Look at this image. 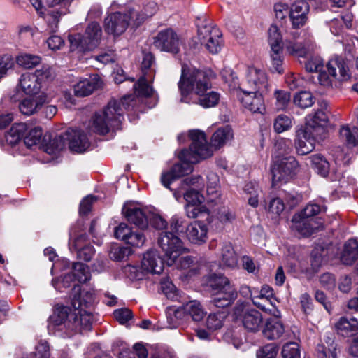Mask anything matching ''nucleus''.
<instances>
[{
  "instance_id": "774afa93",
  "label": "nucleus",
  "mask_w": 358,
  "mask_h": 358,
  "mask_svg": "<svg viewBox=\"0 0 358 358\" xmlns=\"http://www.w3.org/2000/svg\"><path fill=\"white\" fill-rule=\"evenodd\" d=\"M161 289L167 299L172 301L178 300V292L176 286L171 282L169 280L162 282Z\"/></svg>"
},
{
  "instance_id": "5701e85b",
  "label": "nucleus",
  "mask_w": 358,
  "mask_h": 358,
  "mask_svg": "<svg viewBox=\"0 0 358 358\" xmlns=\"http://www.w3.org/2000/svg\"><path fill=\"white\" fill-rule=\"evenodd\" d=\"M329 75L339 81H345L350 78L348 67L341 57L331 58L327 64Z\"/></svg>"
},
{
  "instance_id": "8fccbe9b",
  "label": "nucleus",
  "mask_w": 358,
  "mask_h": 358,
  "mask_svg": "<svg viewBox=\"0 0 358 358\" xmlns=\"http://www.w3.org/2000/svg\"><path fill=\"white\" fill-rule=\"evenodd\" d=\"M293 102L301 108H306L314 103V98L310 92L302 91L294 95Z\"/></svg>"
},
{
  "instance_id": "052dcab7",
  "label": "nucleus",
  "mask_w": 358,
  "mask_h": 358,
  "mask_svg": "<svg viewBox=\"0 0 358 358\" xmlns=\"http://www.w3.org/2000/svg\"><path fill=\"white\" fill-rule=\"evenodd\" d=\"M275 106L278 110H285L290 102V94L285 90H277L274 92Z\"/></svg>"
},
{
  "instance_id": "bb28decb",
  "label": "nucleus",
  "mask_w": 358,
  "mask_h": 358,
  "mask_svg": "<svg viewBox=\"0 0 358 358\" xmlns=\"http://www.w3.org/2000/svg\"><path fill=\"white\" fill-rule=\"evenodd\" d=\"M77 280L80 283H85L90 279V273L88 266L80 262L73 264V273L66 274L63 278V285L68 287L73 280Z\"/></svg>"
},
{
  "instance_id": "7c9ffc66",
  "label": "nucleus",
  "mask_w": 358,
  "mask_h": 358,
  "mask_svg": "<svg viewBox=\"0 0 358 358\" xmlns=\"http://www.w3.org/2000/svg\"><path fill=\"white\" fill-rule=\"evenodd\" d=\"M323 68V60L320 56L310 57L305 64V69L308 72H320L318 80L320 83L324 86L331 85V80L329 76L324 72H320Z\"/></svg>"
},
{
  "instance_id": "0e129e2a",
  "label": "nucleus",
  "mask_w": 358,
  "mask_h": 358,
  "mask_svg": "<svg viewBox=\"0 0 358 358\" xmlns=\"http://www.w3.org/2000/svg\"><path fill=\"white\" fill-rule=\"evenodd\" d=\"M281 354L283 358H300L299 344L296 342H289L285 344Z\"/></svg>"
},
{
  "instance_id": "9d476101",
  "label": "nucleus",
  "mask_w": 358,
  "mask_h": 358,
  "mask_svg": "<svg viewBox=\"0 0 358 358\" xmlns=\"http://www.w3.org/2000/svg\"><path fill=\"white\" fill-rule=\"evenodd\" d=\"M242 87L254 92L267 94L271 91V84L268 75L263 69L249 66L247 68Z\"/></svg>"
},
{
  "instance_id": "e2e57ef3",
  "label": "nucleus",
  "mask_w": 358,
  "mask_h": 358,
  "mask_svg": "<svg viewBox=\"0 0 358 358\" xmlns=\"http://www.w3.org/2000/svg\"><path fill=\"white\" fill-rule=\"evenodd\" d=\"M67 9H60L59 10L52 11L45 15V19L51 31H56L60 17L63 15H65Z\"/></svg>"
},
{
  "instance_id": "864d4df0",
  "label": "nucleus",
  "mask_w": 358,
  "mask_h": 358,
  "mask_svg": "<svg viewBox=\"0 0 358 358\" xmlns=\"http://www.w3.org/2000/svg\"><path fill=\"white\" fill-rule=\"evenodd\" d=\"M226 317L227 313L224 311L210 314L206 320L208 329L212 331L220 329Z\"/></svg>"
},
{
  "instance_id": "09e8293b",
  "label": "nucleus",
  "mask_w": 358,
  "mask_h": 358,
  "mask_svg": "<svg viewBox=\"0 0 358 358\" xmlns=\"http://www.w3.org/2000/svg\"><path fill=\"white\" fill-rule=\"evenodd\" d=\"M66 145V142L64 134L50 139L49 143L45 145L44 149L47 153L54 155L63 150Z\"/></svg>"
},
{
  "instance_id": "f3484780",
  "label": "nucleus",
  "mask_w": 358,
  "mask_h": 358,
  "mask_svg": "<svg viewBox=\"0 0 358 358\" xmlns=\"http://www.w3.org/2000/svg\"><path fill=\"white\" fill-rule=\"evenodd\" d=\"M317 134L310 129L301 127L296 131L295 148L297 153L305 155L312 152L315 148Z\"/></svg>"
},
{
  "instance_id": "4be33fe9",
  "label": "nucleus",
  "mask_w": 358,
  "mask_h": 358,
  "mask_svg": "<svg viewBox=\"0 0 358 358\" xmlns=\"http://www.w3.org/2000/svg\"><path fill=\"white\" fill-rule=\"evenodd\" d=\"M73 314L69 307L64 306H57L54 313L50 317V324L57 327L59 331H65L66 336L69 331L67 329V323L72 322L71 315Z\"/></svg>"
},
{
  "instance_id": "0eeeda50",
  "label": "nucleus",
  "mask_w": 358,
  "mask_h": 358,
  "mask_svg": "<svg viewBox=\"0 0 358 358\" xmlns=\"http://www.w3.org/2000/svg\"><path fill=\"white\" fill-rule=\"evenodd\" d=\"M157 242L159 246L164 252L166 263L169 266L173 265L176 259L187 251L181 239L172 232H161Z\"/></svg>"
},
{
  "instance_id": "dca6fc26",
  "label": "nucleus",
  "mask_w": 358,
  "mask_h": 358,
  "mask_svg": "<svg viewBox=\"0 0 358 358\" xmlns=\"http://www.w3.org/2000/svg\"><path fill=\"white\" fill-rule=\"evenodd\" d=\"M292 39H286L284 42V47L286 52L295 57H305L313 50L314 43L310 38L303 42L296 41L299 36L298 32L292 34Z\"/></svg>"
},
{
  "instance_id": "72a5a7b5",
  "label": "nucleus",
  "mask_w": 358,
  "mask_h": 358,
  "mask_svg": "<svg viewBox=\"0 0 358 358\" xmlns=\"http://www.w3.org/2000/svg\"><path fill=\"white\" fill-rule=\"evenodd\" d=\"M358 259V242L350 239L344 244L341 255V261L345 265L352 264Z\"/></svg>"
},
{
  "instance_id": "5fc2aeb1",
  "label": "nucleus",
  "mask_w": 358,
  "mask_h": 358,
  "mask_svg": "<svg viewBox=\"0 0 358 358\" xmlns=\"http://www.w3.org/2000/svg\"><path fill=\"white\" fill-rule=\"evenodd\" d=\"M270 56L271 59V66L273 71L278 73H282L284 71L282 48L278 49H271Z\"/></svg>"
},
{
  "instance_id": "ddd939ff",
  "label": "nucleus",
  "mask_w": 358,
  "mask_h": 358,
  "mask_svg": "<svg viewBox=\"0 0 358 358\" xmlns=\"http://www.w3.org/2000/svg\"><path fill=\"white\" fill-rule=\"evenodd\" d=\"M266 95V94L254 92L241 87L237 94L240 102L245 108L258 113H264L265 111L264 96Z\"/></svg>"
},
{
  "instance_id": "20e7f679",
  "label": "nucleus",
  "mask_w": 358,
  "mask_h": 358,
  "mask_svg": "<svg viewBox=\"0 0 358 358\" xmlns=\"http://www.w3.org/2000/svg\"><path fill=\"white\" fill-rule=\"evenodd\" d=\"M208 284L214 292L212 303L217 308H225L231 305L238 296L235 286L222 275H210Z\"/></svg>"
},
{
  "instance_id": "6e6d98bb",
  "label": "nucleus",
  "mask_w": 358,
  "mask_h": 358,
  "mask_svg": "<svg viewBox=\"0 0 358 358\" xmlns=\"http://www.w3.org/2000/svg\"><path fill=\"white\" fill-rule=\"evenodd\" d=\"M42 129L39 127H36L31 129L28 134L24 136V143L29 148L34 145H37L40 142L42 137Z\"/></svg>"
},
{
  "instance_id": "2eb2a0df",
  "label": "nucleus",
  "mask_w": 358,
  "mask_h": 358,
  "mask_svg": "<svg viewBox=\"0 0 358 358\" xmlns=\"http://www.w3.org/2000/svg\"><path fill=\"white\" fill-rule=\"evenodd\" d=\"M319 106L320 109H317L306 117L305 127V128L313 131L317 135H318L320 130H323L329 122L327 114L328 103L326 101H321L319 102Z\"/></svg>"
},
{
  "instance_id": "c85d7f7f",
  "label": "nucleus",
  "mask_w": 358,
  "mask_h": 358,
  "mask_svg": "<svg viewBox=\"0 0 358 358\" xmlns=\"http://www.w3.org/2000/svg\"><path fill=\"white\" fill-rule=\"evenodd\" d=\"M337 334L351 337L358 334V320L355 317H342L335 323Z\"/></svg>"
},
{
  "instance_id": "37998d69",
  "label": "nucleus",
  "mask_w": 358,
  "mask_h": 358,
  "mask_svg": "<svg viewBox=\"0 0 358 358\" xmlns=\"http://www.w3.org/2000/svg\"><path fill=\"white\" fill-rule=\"evenodd\" d=\"M340 137L348 146L356 147L358 146V129H350L348 126H343L340 129Z\"/></svg>"
},
{
  "instance_id": "4c0bfd02",
  "label": "nucleus",
  "mask_w": 358,
  "mask_h": 358,
  "mask_svg": "<svg viewBox=\"0 0 358 358\" xmlns=\"http://www.w3.org/2000/svg\"><path fill=\"white\" fill-rule=\"evenodd\" d=\"M219 177L213 173L210 172L207 175V201L215 202L219 199Z\"/></svg>"
},
{
  "instance_id": "c9c22d12",
  "label": "nucleus",
  "mask_w": 358,
  "mask_h": 358,
  "mask_svg": "<svg viewBox=\"0 0 358 358\" xmlns=\"http://www.w3.org/2000/svg\"><path fill=\"white\" fill-rule=\"evenodd\" d=\"M199 190L194 188H187L184 190L178 187L173 192V195L178 201L183 196L187 204L201 203L203 201V197L200 194Z\"/></svg>"
},
{
  "instance_id": "c756f323",
  "label": "nucleus",
  "mask_w": 358,
  "mask_h": 358,
  "mask_svg": "<svg viewBox=\"0 0 358 358\" xmlns=\"http://www.w3.org/2000/svg\"><path fill=\"white\" fill-rule=\"evenodd\" d=\"M241 320L245 329L250 332L258 331L263 322L262 314L255 309L245 311Z\"/></svg>"
},
{
  "instance_id": "aec40b11",
  "label": "nucleus",
  "mask_w": 358,
  "mask_h": 358,
  "mask_svg": "<svg viewBox=\"0 0 358 358\" xmlns=\"http://www.w3.org/2000/svg\"><path fill=\"white\" fill-rule=\"evenodd\" d=\"M255 292L252 296L253 304L266 313H271L274 308L273 289L268 285H264L260 291L255 289Z\"/></svg>"
},
{
  "instance_id": "a878e982",
  "label": "nucleus",
  "mask_w": 358,
  "mask_h": 358,
  "mask_svg": "<svg viewBox=\"0 0 358 358\" xmlns=\"http://www.w3.org/2000/svg\"><path fill=\"white\" fill-rule=\"evenodd\" d=\"M102 80L99 76L94 74L88 79L79 81L74 86V93L76 96H87L91 94L95 90L101 87Z\"/></svg>"
},
{
  "instance_id": "6ab92c4d",
  "label": "nucleus",
  "mask_w": 358,
  "mask_h": 358,
  "mask_svg": "<svg viewBox=\"0 0 358 358\" xmlns=\"http://www.w3.org/2000/svg\"><path fill=\"white\" fill-rule=\"evenodd\" d=\"M69 149L76 152H83L90 146L87 136L80 130L69 129L64 133Z\"/></svg>"
},
{
  "instance_id": "b1692460",
  "label": "nucleus",
  "mask_w": 358,
  "mask_h": 358,
  "mask_svg": "<svg viewBox=\"0 0 358 358\" xmlns=\"http://www.w3.org/2000/svg\"><path fill=\"white\" fill-rule=\"evenodd\" d=\"M141 268L143 270L152 274H159L162 272L164 262L157 250H148L143 255Z\"/></svg>"
},
{
  "instance_id": "412c9836",
  "label": "nucleus",
  "mask_w": 358,
  "mask_h": 358,
  "mask_svg": "<svg viewBox=\"0 0 358 358\" xmlns=\"http://www.w3.org/2000/svg\"><path fill=\"white\" fill-rule=\"evenodd\" d=\"M122 213L127 220L141 229L148 227V219L145 212L136 204L128 202L122 208Z\"/></svg>"
},
{
  "instance_id": "79ce46f5",
  "label": "nucleus",
  "mask_w": 358,
  "mask_h": 358,
  "mask_svg": "<svg viewBox=\"0 0 358 358\" xmlns=\"http://www.w3.org/2000/svg\"><path fill=\"white\" fill-rule=\"evenodd\" d=\"M340 137L348 146L356 147L358 146V129H350L348 126H343L340 129Z\"/></svg>"
},
{
  "instance_id": "4468645a",
  "label": "nucleus",
  "mask_w": 358,
  "mask_h": 358,
  "mask_svg": "<svg viewBox=\"0 0 358 358\" xmlns=\"http://www.w3.org/2000/svg\"><path fill=\"white\" fill-rule=\"evenodd\" d=\"M72 322L67 323V336H71L74 333L89 331L92 324V315L88 311L83 309H74L73 314L71 315Z\"/></svg>"
},
{
  "instance_id": "338daca9",
  "label": "nucleus",
  "mask_w": 358,
  "mask_h": 358,
  "mask_svg": "<svg viewBox=\"0 0 358 358\" xmlns=\"http://www.w3.org/2000/svg\"><path fill=\"white\" fill-rule=\"evenodd\" d=\"M199 203L187 204L185 211L187 215L190 218H195L203 213L208 214V210L205 206L199 205Z\"/></svg>"
},
{
  "instance_id": "1a4fd4ad",
  "label": "nucleus",
  "mask_w": 358,
  "mask_h": 358,
  "mask_svg": "<svg viewBox=\"0 0 358 358\" xmlns=\"http://www.w3.org/2000/svg\"><path fill=\"white\" fill-rule=\"evenodd\" d=\"M53 77L52 69L48 66H43L36 70L34 73L22 74L20 79V85L24 93L36 94L40 91L43 84L51 80Z\"/></svg>"
},
{
  "instance_id": "ea45409f",
  "label": "nucleus",
  "mask_w": 358,
  "mask_h": 358,
  "mask_svg": "<svg viewBox=\"0 0 358 358\" xmlns=\"http://www.w3.org/2000/svg\"><path fill=\"white\" fill-rule=\"evenodd\" d=\"M27 130V124L24 123L13 124L6 135V142L11 145H16L24 136Z\"/></svg>"
},
{
  "instance_id": "bf43d9fd",
  "label": "nucleus",
  "mask_w": 358,
  "mask_h": 358,
  "mask_svg": "<svg viewBox=\"0 0 358 358\" xmlns=\"http://www.w3.org/2000/svg\"><path fill=\"white\" fill-rule=\"evenodd\" d=\"M41 62V57L37 55L24 54L17 57V63L26 69L36 66Z\"/></svg>"
},
{
  "instance_id": "393cba45",
  "label": "nucleus",
  "mask_w": 358,
  "mask_h": 358,
  "mask_svg": "<svg viewBox=\"0 0 358 358\" xmlns=\"http://www.w3.org/2000/svg\"><path fill=\"white\" fill-rule=\"evenodd\" d=\"M292 222V229L303 236L311 235L321 227V223L316 222L315 219H306L301 215H294Z\"/></svg>"
},
{
  "instance_id": "39448f33",
  "label": "nucleus",
  "mask_w": 358,
  "mask_h": 358,
  "mask_svg": "<svg viewBox=\"0 0 358 358\" xmlns=\"http://www.w3.org/2000/svg\"><path fill=\"white\" fill-rule=\"evenodd\" d=\"M143 17H138V13L134 8L117 11L110 14L104 20L105 31L114 36L123 34L129 24L139 26Z\"/></svg>"
},
{
  "instance_id": "f8f14e48",
  "label": "nucleus",
  "mask_w": 358,
  "mask_h": 358,
  "mask_svg": "<svg viewBox=\"0 0 358 358\" xmlns=\"http://www.w3.org/2000/svg\"><path fill=\"white\" fill-rule=\"evenodd\" d=\"M153 45L161 51L177 54L182 45V41L173 29H166L154 38Z\"/></svg>"
},
{
  "instance_id": "de8ad7c7",
  "label": "nucleus",
  "mask_w": 358,
  "mask_h": 358,
  "mask_svg": "<svg viewBox=\"0 0 358 358\" xmlns=\"http://www.w3.org/2000/svg\"><path fill=\"white\" fill-rule=\"evenodd\" d=\"M243 190L248 196V204L253 208H257L259 204L258 196L260 190L258 185L252 182H248L245 184Z\"/></svg>"
},
{
  "instance_id": "cd10ccee",
  "label": "nucleus",
  "mask_w": 358,
  "mask_h": 358,
  "mask_svg": "<svg viewBox=\"0 0 358 358\" xmlns=\"http://www.w3.org/2000/svg\"><path fill=\"white\" fill-rule=\"evenodd\" d=\"M207 234V226L203 222H194L187 227V237L194 244L201 245L205 243Z\"/></svg>"
},
{
  "instance_id": "f257e3e1",
  "label": "nucleus",
  "mask_w": 358,
  "mask_h": 358,
  "mask_svg": "<svg viewBox=\"0 0 358 358\" xmlns=\"http://www.w3.org/2000/svg\"><path fill=\"white\" fill-rule=\"evenodd\" d=\"M212 71H204L195 68L182 66L178 88L180 101L199 104L203 108H212L217 105L220 94L215 91L207 92L211 87Z\"/></svg>"
},
{
  "instance_id": "2f4dec72",
  "label": "nucleus",
  "mask_w": 358,
  "mask_h": 358,
  "mask_svg": "<svg viewBox=\"0 0 358 358\" xmlns=\"http://www.w3.org/2000/svg\"><path fill=\"white\" fill-rule=\"evenodd\" d=\"M150 76L148 73L144 72V75L141 76L137 83L134 85V89L138 97H152L154 103L150 108L154 106L157 103V95L152 87L148 84Z\"/></svg>"
},
{
  "instance_id": "58836bf2",
  "label": "nucleus",
  "mask_w": 358,
  "mask_h": 358,
  "mask_svg": "<svg viewBox=\"0 0 358 358\" xmlns=\"http://www.w3.org/2000/svg\"><path fill=\"white\" fill-rule=\"evenodd\" d=\"M185 311L186 316H188L195 322H199L203 320L206 315L200 302L196 300L190 301L185 304Z\"/></svg>"
},
{
  "instance_id": "473e14b6",
  "label": "nucleus",
  "mask_w": 358,
  "mask_h": 358,
  "mask_svg": "<svg viewBox=\"0 0 358 358\" xmlns=\"http://www.w3.org/2000/svg\"><path fill=\"white\" fill-rule=\"evenodd\" d=\"M46 100L47 97L43 94L36 98H26L20 103L19 109L22 114L31 115L36 113Z\"/></svg>"
},
{
  "instance_id": "6e6552de",
  "label": "nucleus",
  "mask_w": 358,
  "mask_h": 358,
  "mask_svg": "<svg viewBox=\"0 0 358 358\" xmlns=\"http://www.w3.org/2000/svg\"><path fill=\"white\" fill-rule=\"evenodd\" d=\"M299 170V163L294 157L276 159L271 167L273 185L287 182Z\"/></svg>"
},
{
  "instance_id": "9b49d317",
  "label": "nucleus",
  "mask_w": 358,
  "mask_h": 358,
  "mask_svg": "<svg viewBox=\"0 0 358 358\" xmlns=\"http://www.w3.org/2000/svg\"><path fill=\"white\" fill-rule=\"evenodd\" d=\"M222 36L221 31L212 24H206L198 29L199 40L211 54H217L221 50L223 45Z\"/></svg>"
},
{
  "instance_id": "e433bc0d",
  "label": "nucleus",
  "mask_w": 358,
  "mask_h": 358,
  "mask_svg": "<svg viewBox=\"0 0 358 358\" xmlns=\"http://www.w3.org/2000/svg\"><path fill=\"white\" fill-rule=\"evenodd\" d=\"M233 138L232 129L229 126L219 128L211 138L212 146L220 148Z\"/></svg>"
},
{
  "instance_id": "4d7b16f0",
  "label": "nucleus",
  "mask_w": 358,
  "mask_h": 358,
  "mask_svg": "<svg viewBox=\"0 0 358 358\" xmlns=\"http://www.w3.org/2000/svg\"><path fill=\"white\" fill-rule=\"evenodd\" d=\"M292 127V119L285 115H279L274 121L273 127L275 131L278 134L288 131Z\"/></svg>"
},
{
  "instance_id": "f03ea898",
  "label": "nucleus",
  "mask_w": 358,
  "mask_h": 358,
  "mask_svg": "<svg viewBox=\"0 0 358 358\" xmlns=\"http://www.w3.org/2000/svg\"><path fill=\"white\" fill-rule=\"evenodd\" d=\"M192 144L189 150H183L179 154L181 162L173 166L170 171L162 174L161 182L169 189L171 182L176 179L191 173L193 171L192 164L201 159H205L213 155V150L207 143L205 134L199 130L189 131Z\"/></svg>"
},
{
  "instance_id": "603ef678",
  "label": "nucleus",
  "mask_w": 358,
  "mask_h": 358,
  "mask_svg": "<svg viewBox=\"0 0 358 358\" xmlns=\"http://www.w3.org/2000/svg\"><path fill=\"white\" fill-rule=\"evenodd\" d=\"M94 301V294L92 292H83L81 295L78 298L74 296L72 299L71 304L74 309L83 308L84 307H88Z\"/></svg>"
},
{
  "instance_id": "7ed1b4c3",
  "label": "nucleus",
  "mask_w": 358,
  "mask_h": 358,
  "mask_svg": "<svg viewBox=\"0 0 358 358\" xmlns=\"http://www.w3.org/2000/svg\"><path fill=\"white\" fill-rule=\"evenodd\" d=\"M136 102L133 95L125 96L120 101H110L102 110L94 115L92 130L100 134H106L110 131L120 129L123 115L122 108H133Z\"/></svg>"
},
{
  "instance_id": "423d86ee",
  "label": "nucleus",
  "mask_w": 358,
  "mask_h": 358,
  "mask_svg": "<svg viewBox=\"0 0 358 358\" xmlns=\"http://www.w3.org/2000/svg\"><path fill=\"white\" fill-rule=\"evenodd\" d=\"M102 38V29L99 23L92 22L88 24L84 35L80 34L71 35L69 40L71 48L80 51L92 50L100 43Z\"/></svg>"
},
{
  "instance_id": "680f3d73",
  "label": "nucleus",
  "mask_w": 358,
  "mask_h": 358,
  "mask_svg": "<svg viewBox=\"0 0 358 358\" xmlns=\"http://www.w3.org/2000/svg\"><path fill=\"white\" fill-rule=\"evenodd\" d=\"M195 187L197 189H202L204 187V181L202 177L199 175L192 176L189 178H185L179 187L185 190L187 188Z\"/></svg>"
},
{
  "instance_id": "69168bd1",
  "label": "nucleus",
  "mask_w": 358,
  "mask_h": 358,
  "mask_svg": "<svg viewBox=\"0 0 358 358\" xmlns=\"http://www.w3.org/2000/svg\"><path fill=\"white\" fill-rule=\"evenodd\" d=\"M278 352V347L273 344H267L259 348L257 352V358H276Z\"/></svg>"
},
{
  "instance_id": "49530a36",
  "label": "nucleus",
  "mask_w": 358,
  "mask_h": 358,
  "mask_svg": "<svg viewBox=\"0 0 358 358\" xmlns=\"http://www.w3.org/2000/svg\"><path fill=\"white\" fill-rule=\"evenodd\" d=\"M268 42L271 49L282 48V36L279 29L275 24L271 25L268 30Z\"/></svg>"
},
{
  "instance_id": "3c124183",
  "label": "nucleus",
  "mask_w": 358,
  "mask_h": 358,
  "mask_svg": "<svg viewBox=\"0 0 358 358\" xmlns=\"http://www.w3.org/2000/svg\"><path fill=\"white\" fill-rule=\"evenodd\" d=\"M284 209L285 204L282 200L278 197L271 199L268 203L265 205V210L271 217H277Z\"/></svg>"
},
{
  "instance_id": "c03bdc74",
  "label": "nucleus",
  "mask_w": 358,
  "mask_h": 358,
  "mask_svg": "<svg viewBox=\"0 0 358 358\" xmlns=\"http://www.w3.org/2000/svg\"><path fill=\"white\" fill-rule=\"evenodd\" d=\"M328 347L324 344H318L316 348V353L318 358H336V345L334 338L327 336L325 340Z\"/></svg>"
},
{
  "instance_id": "f704fd0d",
  "label": "nucleus",
  "mask_w": 358,
  "mask_h": 358,
  "mask_svg": "<svg viewBox=\"0 0 358 358\" xmlns=\"http://www.w3.org/2000/svg\"><path fill=\"white\" fill-rule=\"evenodd\" d=\"M285 332L282 323L278 319L268 320L263 329L264 336L268 340L280 338Z\"/></svg>"
},
{
  "instance_id": "a19ab883",
  "label": "nucleus",
  "mask_w": 358,
  "mask_h": 358,
  "mask_svg": "<svg viewBox=\"0 0 358 358\" xmlns=\"http://www.w3.org/2000/svg\"><path fill=\"white\" fill-rule=\"evenodd\" d=\"M221 258L222 263L229 267H235L238 263V257L231 243L223 244L221 250Z\"/></svg>"
},
{
  "instance_id": "a211bd4d",
  "label": "nucleus",
  "mask_w": 358,
  "mask_h": 358,
  "mask_svg": "<svg viewBox=\"0 0 358 358\" xmlns=\"http://www.w3.org/2000/svg\"><path fill=\"white\" fill-rule=\"evenodd\" d=\"M309 11V4L304 0H299L292 3L289 9V18L292 27L294 29L303 27L308 22Z\"/></svg>"
},
{
  "instance_id": "13d9d810",
  "label": "nucleus",
  "mask_w": 358,
  "mask_h": 358,
  "mask_svg": "<svg viewBox=\"0 0 358 358\" xmlns=\"http://www.w3.org/2000/svg\"><path fill=\"white\" fill-rule=\"evenodd\" d=\"M326 207H321L320 205L315 203H309L306 207L299 213L295 214L296 215H301V217L306 219H313V217L319 214L322 210H325Z\"/></svg>"
},
{
  "instance_id": "a18cd8bd",
  "label": "nucleus",
  "mask_w": 358,
  "mask_h": 358,
  "mask_svg": "<svg viewBox=\"0 0 358 358\" xmlns=\"http://www.w3.org/2000/svg\"><path fill=\"white\" fill-rule=\"evenodd\" d=\"M313 169L320 175L326 177L329 172V162L320 155H314L310 157Z\"/></svg>"
}]
</instances>
